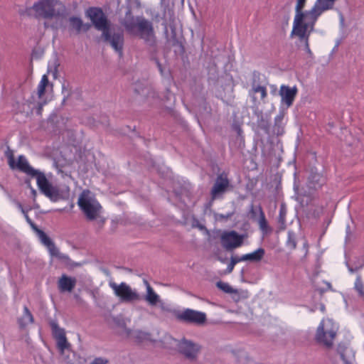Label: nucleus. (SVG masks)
<instances>
[{"label":"nucleus","instance_id":"6e6552de","mask_svg":"<svg viewBox=\"0 0 364 364\" xmlns=\"http://www.w3.org/2000/svg\"><path fill=\"white\" fill-rule=\"evenodd\" d=\"M305 19H306V16H301V15H295L294 18L291 36H297L299 43H302V41L306 39H309L311 32L314 30V28H311V21H309V23H304Z\"/></svg>","mask_w":364,"mask_h":364},{"label":"nucleus","instance_id":"ddd939ff","mask_svg":"<svg viewBox=\"0 0 364 364\" xmlns=\"http://www.w3.org/2000/svg\"><path fill=\"white\" fill-rule=\"evenodd\" d=\"M176 317L181 321L195 324H203L206 321L205 313L191 309H186L181 312H178L176 314Z\"/></svg>","mask_w":364,"mask_h":364},{"label":"nucleus","instance_id":"bf43d9fd","mask_svg":"<svg viewBox=\"0 0 364 364\" xmlns=\"http://www.w3.org/2000/svg\"><path fill=\"white\" fill-rule=\"evenodd\" d=\"M319 291H320V292H321V294L323 292V290H322V289H320Z\"/></svg>","mask_w":364,"mask_h":364},{"label":"nucleus","instance_id":"79ce46f5","mask_svg":"<svg viewBox=\"0 0 364 364\" xmlns=\"http://www.w3.org/2000/svg\"><path fill=\"white\" fill-rule=\"evenodd\" d=\"M63 94L64 95V98L63 102L65 101V98L68 97L70 95L69 90L66 88L65 85H63Z\"/></svg>","mask_w":364,"mask_h":364},{"label":"nucleus","instance_id":"a878e982","mask_svg":"<svg viewBox=\"0 0 364 364\" xmlns=\"http://www.w3.org/2000/svg\"><path fill=\"white\" fill-rule=\"evenodd\" d=\"M49 83L48 77L46 75H43L38 85V90H37V95L39 98H41L42 96L45 94L46 87Z\"/></svg>","mask_w":364,"mask_h":364},{"label":"nucleus","instance_id":"a18cd8bd","mask_svg":"<svg viewBox=\"0 0 364 364\" xmlns=\"http://www.w3.org/2000/svg\"><path fill=\"white\" fill-rule=\"evenodd\" d=\"M24 217L26 220V221L32 226L34 228V223H33L32 220L29 218L28 213H25L24 215Z\"/></svg>","mask_w":364,"mask_h":364},{"label":"nucleus","instance_id":"20e7f679","mask_svg":"<svg viewBox=\"0 0 364 364\" xmlns=\"http://www.w3.org/2000/svg\"><path fill=\"white\" fill-rule=\"evenodd\" d=\"M50 326L52 329L53 336L56 341L57 348L63 360L66 363H71L72 360L70 356L73 353L70 348L71 346L67 340L65 330L60 328L55 321H50Z\"/></svg>","mask_w":364,"mask_h":364},{"label":"nucleus","instance_id":"3c124183","mask_svg":"<svg viewBox=\"0 0 364 364\" xmlns=\"http://www.w3.org/2000/svg\"><path fill=\"white\" fill-rule=\"evenodd\" d=\"M135 91L139 94H144V90H140L137 87L135 88Z\"/></svg>","mask_w":364,"mask_h":364},{"label":"nucleus","instance_id":"7ed1b4c3","mask_svg":"<svg viewBox=\"0 0 364 364\" xmlns=\"http://www.w3.org/2000/svg\"><path fill=\"white\" fill-rule=\"evenodd\" d=\"M338 330V325L332 319H323L317 328L316 340L326 348H331L333 344Z\"/></svg>","mask_w":364,"mask_h":364},{"label":"nucleus","instance_id":"8fccbe9b","mask_svg":"<svg viewBox=\"0 0 364 364\" xmlns=\"http://www.w3.org/2000/svg\"><path fill=\"white\" fill-rule=\"evenodd\" d=\"M320 310L322 311V312H324L325 311V306L324 304H321L320 305Z\"/></svg>","mask_w":364,"mask_h":364},{"label":"nucleus","instance_id":"c85d7f7f","mask_svg":"<svg viewBox=\"0 0 364 364\" xmlns=\"http://www.w3.org/2000/svg\"><path fill=\"white\" fill-rule=\"evenodd\" d=\"M216 287L225 293L232 294L237 292V291L234 289L228 283L222 281L218 282L216 283Z\"/></svg>","mask_w":364,"mask_h":364},{"label":"nucleus","instance_id":"864d4df0","mask_svg":"<svg viewBox=\"0 0 364 364\" xmlns=\"http://www.w3.org/2000/svg\"><path fill=\"white\" fill-rule=\"evenodd\" d=\"M237 134H238L239 135H240V134H241V133H242V129H241V128H240V127H237Z\"/></svg>","mask_w":364,"mask_h":364},{"label":"nucleus","instance_id":"393cba45","mask_svg":"<svg viewBox=\"0 0 364 364\" xmlns=\"http://www.w3.org/2000/svg\"><path fill=\"white\" fill-rule=\"evenodd\" d=\"M306 0H297L295 6V15H301V16H306L307 21H311V16L308 14V11L304 12L303 9L306 5Z\"/></svg>","mask_w":364,"mask_h":364},{"label":"nucleus","instance_id":"2f4dec72","mask_svg":"<svg viewBox=\"0 0 364 364\" xmlns=\"http://www.w3.org/2000/svg\"><path fill=\"white\" fill-rule=\"evenodd\" d=\"M355 289L358 292L359 295L364 299V284L362 282L361 277L358 275L355 282Z\"/></svg>","mask_w":364,"mask_h":364},{"label":"nucleus","instance_id":"cd10ccee","mask_svg":"<svg viewBox=\"0 0 364 364\" xmlns=\"http://www.w3.org/2000/svg\"><path fill=\"white\" fill-rule=\"evenodd\" d=\"M41 242L47 247L53 242L43 230L35 228Z\"/></svg>","mask_w":364,"mask_h":364},{"label":"nucleus","instance_id":"13d9d810","mask_svg":"<svg viewBox=\"0 0 364 364\" xmlns=\"http://www.w3.org/2000/svg\"><path fill=\"white\" fill-rule=\"evenodd\" d=\"M339 43H340V42H339V41H338V42L336 43V48H337L338 46Z\"/></svg>","mask_w":364,"mask_h":364},{"label":"nucleus","instance_id":"1a4fd4ad","mask_svg":"<svg viewBox=\"0 0 364 364\" xmlns=\"http://www.w3.org/2000/svg\"><path fill=\"white\" fill-rule=\"evenodd\" d=\"M85 15L90 19L94 27L97 31H102V33L109 28L108 19L102 9L90 7L87 9Z\"/></svg>","mask_w":364,"mask_h":364},{"label":"nucleus","instance_id":"de8ad7c7","mask_svg":"<svg viewBox=\"0 0 364 364\" xmlns=\"http://www.w3.org/2000/svg\"><path fill=\"white\" fill-rule=\"evenodd\" d=\"M143 282L146 287V291L148 290L149 288H152L150 285V284L149 283V282L146 280V279H144L143 280Z\"/></svg>","mask_w":364,"mask_h":364},{"label":"nucleus","instance_id":"c9c22d12","mask_svg":"<svg viewBox=\"0 0 364 364\" xmlns=\"http://www.w3.org/2000/svg\"><path fill=\"white\" fill-rule=\"evenodd\" d=\"M309 39H306L304 41H302V43H299V47L301 48L303 46L304 47L303 49L308 54L309 57L312 58L313 57V53H312V52H311V50L310 49V47H309Z\"/></svg>","mask_w":364,"mask_h":364},{"label":"nucleus","instance_id":"a19ab883","mask_svg":"<svg viewBox=\"0 0 364 364\" xmlns=\"http://www.w3.org/2000/svg\"><path fill=\"white\" fill-rule=\"evenodd\" d=\"M107 360H105V359H102L101 358H95L92 363L91 364H107Z\"/></svg>","mask_w":364,"mask_h":364},{"label":"nucleus","instance_id":"09e8293b","mask_svg":"<svg viewBox=\"0 0 364 364\" xmlns=\"http://www.w3.org/2000/svg\"><path fill=\"white\" fill-rule=\"evenodd\" d=\"M361 267H362V266H360L359 267H356L355 269H353L352 267H348V269H349V271H350L351 273H353V272H354L355 271H356V270H358V269H360Z\"/></svg>","mask_w":364,"mask_h":364},{"label":"nucleus","instance_id":"f03ea898","mask_svg":"<svg viewBox=\"0 0 364 364\" xmlns=\"http://www.w3.org/2000/svg\"><path fill=\"white\" fill-rule=\"evenodd\" d=\"M77 205L89 221L100 220L102 223L105 218L102 216V207L89 190H84L80 195Z\"/></svg>","mask_w":364,"mask_h":364},{"label":"nucleus","instance_id":"412c9836","mask_svg":"<svg viewBox=\"0 0 364 364\" xmlns=\"http://www.w3.org/2000/svg\"><path fill=\"white\" fill-rule=\"evenodd\" d=\"M326 181L325 178L313 168L311 171L309 176V182L310 187L314 189L320 188Z\"/></svg>","mask_w":364,"mask_h":364},{"label":"nucleus","instance_id":"4468645a","mask_svg":"<svg viewBox=\"0 0 364 364\" xmlns=\"http://www.w3.org/2000/svg\"><path fill=\"white\" fill-rule=\"evenodd\" d=\"M176 342L178 352L186 358L193 360L196 358L200 350L198 345L184 338L180 341H176Z\"/></svg>","mask_w":364,"mask_h":364},{"label":"nucleus","instance_id":"4c0bfd02","mask_svg":"<svg viewBox=\"0 0 364 364\" xmlns=\"http://www.w3.org/2000/svg\"><path fill=\"white\" fill-rule=\"evenodd\" d=\"M274 131L277 135H282L284 133V127L282 123H278V125L276 126V124L274 125Z\"/></svg>","mask_w":364,"mask_h":364},{"label":"nucleus","instance_id":"5fc2aeb1","mask_svg":"<svg viewBox=\"0 0 364 364\" xmlns=\"http://www.w3.org/2000/svg\"><path fill=\"white\" fill-rule=\"evenodd\" d=\"M272 87H273V90H272V93L273 95H275L276 91H277V87H276L275 86H273Z\"/></svg>","mask_w":364,"mask_h":364},{"label":"nucleus","instance_id":"5701e85b","mask_svg":"<svg viewBox=\"0 0 364 364\" xmlns=\"http://www.w3.org/2000/svg\"><path fill=\"white\" fill-rule=\"evenodd\" d=\"M34 321L33 316L28 309V308L25 306L23 307V312L22 316L18 318V323L21 328H26L28 324L33 323Z\"/></svg>","mask_w":364,"mask_h":364},{"label":"nucleus","instance_id":"c03bdc74","mask_svg":"<svg viewBox=\"0 0 364 364\" xmlns=\"http://www.w3.org/2000/svg\"><path fill=\"white\" fill-rule=\"evenodd\" d=\"M233 215V213H228L226 215L224 214H219L218 216L221 219H225L228 220V218H231Z\"/></svg>","mask_w":364,"mask_h":364},{"label":"nucleus","instance_id":"9b49d317","mask_svg":"<svg viewBox=\"0 0 364 364\" xmlns=\"http://www.w3.org/2000/svg\"><path fill=\"white\" fill-rule=\"evenodd\" d=\"M244 235L235 230L224 232L220 236L221 245L226 250H232L243 243Z\"/></svg>","mask_w":364,"mask_h":364},{"label":"nucleus","instance_id":"4d7b16f0","mask_svg":"<svg viewBox=\"0 0 364 364\" xmlns=\"http://www.w3.org/2000/svg\"><path fill=\"white\" fill-rule=\"evenodd\" d=\"M32 193L33 195H36V191L35 189H32Z\"/></svg>","mask_w":364,"mask_h":364},{"label":"nucleus","instance_id":"6e6d98bb","mask_svg":"<svg viewBox=\"0 0 364 364\" xmlns=\"http://www.w3.org/2000/svg\"><path fill=\"white\" fill-rule=\"evenodd\" d=\"M326 284L328 289H331V284L329 282H326Z\"/></svg>","mask_w":364,"mask_h":364},{"label":"nucleus","instance_id":"6ab92c4d","mask_svg":"<svg viewBox=\"0 0 364 364\" xmlns=\"http://www.w3.org/2000/svg\"><path fill=\"white\" fill-rule=\"evenodd\" d=\"M120 23L124 27L127 33L130 34L136 33L137 17L134 18L130 9H127L124 17L120 21Z\"/></svg>","mask_w":364,"mask_h":364},{"label":"nucleus","instance_id":"603ef678","mask_svg":"<svg viewBox=\"0 0 364 364\" xmlns=\"http://www.w3.org/2000/svg\"><path fill=\"white\" fill-rule=\"evenodd\" d=\"M340 21L342 25L344 23V18L342 14H341V16H340Z\"/></svg>","mask_w":364,"mask_h":364},{"label":"nucleus","instance_id":"a211bd4d","mask_svg":"<svg viewBox=\"0 0 364 364\" xmlns=\"http://www.w3.org/2000/svg\"><path fill=\"white\" fill-rule=\"evenodd\" d=\"M77 279L75 277L63 274L58 281V288L60 292H71L75 287Z\"/></svg>","mask_w":364,"mask_h":364},{"label":"nucleus","instance_id":"39448f33","mask_svg":"<svg viewBox=\"0 0 364 364\" xmlns=\"http://www.w3.org/2000/svg\"><path fill=\"white\" fill-rule=\"evenodd\" d=\"M109 286L113 290L114 294L122 303H134L142 300V296L137 290L132 289L126 282L118 284L113 281H109Z\"/></svg>","mask_w":364,"mask_h":364},{"label":"nucleus","instance_id":"58836bf2","mask_svg":"<svg viewBox=\"0 0 364 364\" xmlns=\"http://www.w3.org/2000/svg\"><path fill=\"white\" fill-rule=\"evenodd\" d=\"M250 214L251 218L256 220L257 216L259 215L258 207L255 209L254 208V205H251L250 209Z\"/></svg>","mask_w":364,"mask_h":364},{"label":"nucleus","instance_id":"4be33fe9","mask_svg":"<svg viewBox=\"0 0 364 364\" xmlns=\"http://www.w3.org/2000/svg\"><path fill=\"white\" fill-rule=\"evenodd\" d=\"M265 251L263 248L260 247L254 251L253 252L245 254L241 256L242 261H250L252 262H257L262 260L264 256Z\"/></svg>","mask_w":364,"mask_h":364},{"label":"nucleus","instance_id":"423d86ee","mask_svg":"<svg viewBox=\"0 0 364 364\" xmlns=\"http://www.w3.org/2000/svg\"><path fill=\"white\" fill-rule=\"evenodd\" d=\"M142 39L150 49L154 50L156 47V37L154 33L153 23L142 16H137V26L134 34Z\"/></svg>","mask_w":364,"mask_h":364},{"label":"nucleus","instance_id":"7c9ffc66","mask_svg":"<svg viewBox=\"0 0 364 364\" xmlns=\"http://www.w3.org/2000/svg\"><path fill=\"white\" fill-rule=\"evenodd\" d=\"M47 249L51 256L56 257L58 259H65L66 257L60 252L59 250L55 247L54 242L50 244Z\"/></svg>","mask_w":364,"mask_h":364},{"label":"nucleus","instance_id":"473e14b6","mask_svg":"<svg viewBox=\"0 0 364 364\" xmlns=\"http://www.w3.org/2000/svg\"><path fill=\"white\" fill-rule=\"evenodd\" d=\"M338 353L340 354L341 358L345 364H352L350 361L346 359V352L348 351L347 347L343 345L339 344L337 348Z\"/></svg>","mask_w":364,"mask_h":364},{"label":"nucleus","instance_id":"dca6fc26","mask_svg":"<svg viewBox=\"0 0 364 364\" xmlns=\"http://www.w3.org/2000/svg\"><path fill=\"white\" fill-rule=\"evenodd\" d=\"M229 184L230 181L226 175L222 173L218 176L210 192L212 200H215L223 195L226 191Z\"/></svg>","mask_w":364,"mask_h":364},{"label":"nucleus","instance_id":"f257e3e1","mask_svg":"<svg viewBox=\"0 0 364 364\" xmlns=\"http://www.w3.org/2000/svg\"><path fill=\"white\" fill-rule=\"evenodd\" d=\"M5 156L8 160V164L11 169H18L27 176L36 179L37 186L40 191L48 198L51 201L56 202L65 200L69 197L70 188L65 186L60 188L53 186L46 178L45 173L32 167L27 159L23 155H20L18 161H15L14 151L7 146Z\"/></svg>","mask_w":364,"mask_h":364},{"label":"nucleus","instance_id":"aec40b11","mask_svg":"<svg viewBox=\"0 0 364 364\" xmlns=\"http://www.w3.org/2000/svg\"><path fill=\"white\" fill-rule=\"evenodd\" d=\"M160 5L163 9V14H157L155 16V21L159 22L163 21L162 25L164 26V33H168V22L172 20L173 16V11L169 9L167 6L165 5V0H160Z\"/></svg>","mask_w":364,"mask_h":364},{"label":"nucleus","instance_id":"ea45409f","mask_svg":"<svg viewBox=\"0 0 364 364\" xmlns=\"http://www.w3.org/2000/svg\"><path fill=\"white\" fill-rule=\"evenodd\" d=\"M154 60L155 61L161 75L163 76L165 75V70L159 60L157 58H154Z\"/></svg>","mask_w":364,"mask_h":364},{"label":"nucleus","instance_id":"0eeeda50","mask_svg":"<svg viewBox=\"0 0 364 364\" xmlns=\"http://www.w3.org/2000/svg\"><path fill=\"white\" fill-rule=\"evenodd\" d=\"M58 2V0H39L26 11L28 15L36 18H50L55 15V7Z\"/></svg>","mask_w":364,"mask_h":364},{"label":"nucleus","instance_id":"b1692460","mask_svg":"<svg viewBox=\"0 0 364 364\" xmlns=\"http://www.w3.org/2000/svg\"><path fill=\"white\" fill-rule=\"evenodd\" d=\"M142 299H144L150 306H156L161 301L160 296L157 294L153 288H149L146 294Z\"/></svg>","mask_w":364,"mask_h":364},{"label":"nucleus","instance_id":"49530a36","mask_svg":"<svg viewBox=\"0 0 364 364\" xmlns=\"http://www.w3.org/2000/svg\"><path fill=\"white\" fill-rule=\"evenodd\" d=\"M16 205H17V207L19 208V210L21 211V213H22L23 215H24L25 213H27V210H26L23 208V205H22L20 203H18H18H16Z\"/></svg>","mask_w":364,"mask_h":364},{"label":"nucleus","instance_id":"f8f14e48","mask_svg":"<svg viewBox=\"0 0 364 364\" xmlns=\"http://www.w3.org/2000/svg\"><path fill=\"white\" fill-rule=\"evenodd\" d=\"M336 0H316L314 6L308 11L309 15L311 16V28L318 18L326 11L332 9Z\"/></svg>","mask_w":364,"mask_h":364},{"label":"nucleus","instance_id":"37998d69","mask_svg":"<svg viewBox=\"0 0 364 364\" xmlns=\"http://www.w3.org/2000/svg\"><path fill=\"white\" fill-rule=\"evenodd\" d=\"M283 118H284V115L282 114L277 115L274 118V124H276V126L278 125V123H282Z\"/></svg>","mask_w":364,"mask_h":364},{"label":"nucleus","instance_id":"72a5a7b5","mask_svg":"<svg viewBox=\"0 0 364 364\" xmlns=\"http://www.w3.org/2000/svg\"><path fill=\"white\" fill-rule=\"evenodd\" d=\"M286 215L287 208L284 204H282L279 209L278 222L282 225H285L286 223Z\"/></svg>","mask_w":364,"mask_h":364},{"label":"nucleus","instance_id":"c756f323","mask_svg":"<svg viewBox=\"0 0 364 364\" xmlns=\"http://www.w3.org/2000/svg\"><path fill=\"white\" fill-rule=\"evenodd\" d=\"M250 92H252L253 94L259 92L261 96V100L264 101V100L267 97V92L266 87L261 85H255V83L252 84V89L250 90Z\"/></svg>","mask_w":364,"mask_h":364},{"label":"nucleus","instance_id":"e433bc0d","mask_svg":"<svg viewBox=\"0 0 364 364\" xmlns=\"http://www.w3.org/2000/svg\"><path fill=\"white\" fill-rule=\"evenodd\" d=\"M287 245L291 249H294L296 247V242L295 240L294 235L290 232L288 233Z\"/></svg>","mask_w":364,"mask_h":364},{"label":"nucleus","instance_id":"f704fd0d","mask_svg":"<svg viewBox=\"0 0 364 364\" xmlns=\"http://www.w3.org/2000/svg\"><path fill=\"white\" fill-rule=\"evenodd\" d=\"M240 262H242L241 257H237V256L231 257L230 262L228 264V268H227L228 272L229 273L231 272L233 270L235 265Z\"/></svg>","mask_w":364,"mask_h":364},{"label":"nucleus","instance_id":"2eb2a0df","mask_svg":"<svg viewBox=\"0 0 364 364\" xmlns=\"http://www.w3.org/2000/svg\"><path fill=\"white\" fill-rule=\"evenodd\" d=\"M298 89L296 86L289 87L288 85H282L279 91L281 97V103L286 105L287 107H291L297 95Z\"/></svg>","mask_w":364,"mask_h":364},{"label":"nucleus","instance_id":"f3484780","mask_svg":"<svg viewBox=\"0 0 364 364\" xmlns=\"http://www.w3.org/2000/svg\"><path fill=\"white\" fill-rule=\"evenodd\" d=\"M69 31L75 34H80L81 32H87L91 28V24L83 23L82 20L77 16H70L68 18Z\"/></svg>","mask_w":364,"mask_h":364},{"label":"nucleus","instance_id":"bb28decb","mask_svg":"<svg viewBox=\"0 0 364 364\" xmlns=\"http://www.w3.org/2000/svg\"><path fill=\"white\" fill-rule=\"evenodd\" d=\"M258 212H259L258 224H259V228L262 231L267 232V228H268V224H267V221L265 218L264 213L262 208L260 205L258 206Z\"/></svg>","mask_w":364,"mask_h":364},{"label":"nucleus","instance_id":"9d476101","mask_svg":"<svg viewBox=\"0 0 364 364\" xmlns=\"http://www.w3.org/2000/svg\"><path fill=\"white\" fill-rule=\"evenodd\" d=\"M102 38L104 41L108 43L111 47L119 54L120 57L123 55V47L124 43V37L123 31L112 32L108 28L102 33Z\"/></svg>","mask_w":364,"mask_h":364}]
</instances>
